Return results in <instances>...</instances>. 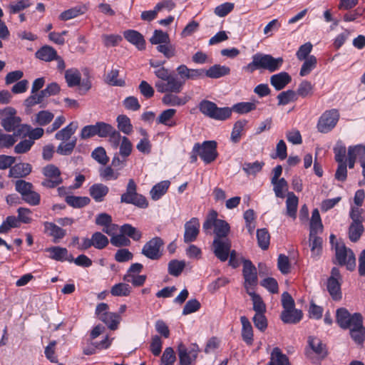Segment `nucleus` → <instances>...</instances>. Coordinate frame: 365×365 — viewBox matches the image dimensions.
Listing matches in <instances>:
<instances>
[{"mask_svg": "<svg viewBox=\"0 0 365 365\" xmlns=\"http://www.w3.org/2000/svg\"><path fill=\"white\" fill-rule=\"evenodd\" d=\"M54 115L48 110L39 111L35 118V123L39 125L43 126L48 124L53 118Z\"/></svg>", "mask_w": 365, "mask_h": 365, "instance_id": "obj_60", "label": "nucleus"}, {"mask_svg": "<svg viewBox=\"0 0 365 365\" xmlns=\"http://www.w3.org/2000/svg\"><path fill=\"white\" fill-rule=\"evenodd\" d=\"M108 192V187L102 183H95L89 188L90 195L97 202L103 201Z\"/></svg>", "mask_w": 365, "mask_h": 365, "instance_id": "obj_21", "label": "nucleus"}, {"mask_svg": "<svg viewBox=\"0 0 365 365\" xmlns=\"http://www.w3.org/2000/svg\"><path fill=\"white\" fill-rule=\"evenodd\" d=\"M252 58V62L243 67V69L249 73H252L257 69L274 72L282 67L284 62L282 57L274 58L271 55L262 53H255Z\"/></svg>", "mask_w": 365, "mask_h": 365, "instance_id": "obj_1", "label": "nucleus"}, {"mask_svg": "<svg viewBox=\"0 0 365 365\" xmlns=\"http://www.w3.org/2000/svg\"><path fill=\"white\" fill-rule=\"evenodd\" d=\"M297 96L299 95L302 98H306L307 96H312L313 93V86L308 81H303L299 85V87L297 91Z\"/></svg>", "mask_w": 365, "mask_h": 365, "instance_id": "obj_64", "label": "nucleus"}, {"mask_svg": "<svg viewBox=\"0 0 365 365\" xmlns=\"http://www.w3.org/2000/svg\"><path fill=\"white\" fill-rule=\"evenodd\" d=\"M242 324L241 336L242 340L247 344L252 345L254 341V334L252 326L249 319L245 316L240 317Z\"/></svg>", "mask_w": 365, "mask_h": 365, "instance_id": "obj_19", "label": "nucleus"}, {"mask_svg": "<svg viewBox=\"0 0 365 365\" xmlns=\"http://www.w3.org/2000/svg\"><path fill=\"white\" fill-rule=\"evenodd\" d=\"M256 108V103L254 102H240L235 104L230 109L237 113L245 114L255 110Z\"/></svg>", "mask_w": 365, "mask_h": 365, "instance_id": "obj_49", "label": "nucleus"}, {"mask_svg": "<svg viewBox=\"0 0 365 365\" xmlns=\"http://www.w3.org/2000/svg\"><path fill=\"white\" fill-rule=\"evenodd\" d=\"M120 232L128 238L130 237L134 241H139L142 237V232L130 224H125L120 227Z\"/></svg>", "mask_w": 365, "mask_h": 365, "instance_id": "obj_44", "label": "nucleus"}, {"mask_svg": "<svg viewBox=\"0 0 365 365\" xmlns=\"http://www.w3.org/2000/svg\"><path fill=\"white\" fill-rule=\"evenodd\" d=\"M1 124L7 132L15 131L18 135H26L30 127L21 124V119L16 115V110L12 107L0 110Z\"/></svg>", "mask_w": 365, "mask_h": 365, "instance_id": "obj_2", "label": "nucleus"}, {"mask_svg": "<svg viewBox=\"0 0 365 365\" xmlns=\"http://www.w3.org/2000/svg\"><path fill=\"white\" fill-rule=\"evenodd\" d=\"M77 128L78 123L76 122H71L65 128L58 131L55 135V138L58 140H67L75 133Z\"/></svg>", "mask_w": 365, "mask_h": 365, "instance_id": "obj_30", "label": "nucleus"}, {"mask_svg": "<svg viewBox=\"0 0 365 365\" xmlns=\"http://www.w3.org/2000/svg\"><path fill=\"white\" fill-rule=\"evenodd\" d=\"M212 227L215 237L227 238L230 229V225L226 221L217 219V212L214 210L209 212L202 228L205 232H208Z\"/></svg>", "mask_w": 365, "mask_h": 365, "instance_id": "obj_3", "label": "nucleus"}, {"mask_svg": "<svg viewBox=\"0 0 365 365\" xmlns=\"http://www.w3.org/2000/svg\"><path fill=\"white\" fill-rule=\"evenodd\" d=\"M185 267V261L173 259L168 263V272L174 277H178L181 274Z\"/></svg>", "mask_w": 365, "mask_h": 365, "instance_id": "obj_51", "label": "nucleus"}, {"mask_svg": "<svg viewBox=\"0 0 365 365\" xmlns=\"http://www.w3.org/2000/svg\"><path fill=\"white\" fill-rule=\"evenodd\" d=\"M340 118L337 109L333 108L325 110L319 117L317 128L319 133H327L331 131L336 125Z\"/></svg>", "mask_w": 365, "mask_h": 365, "instance_id": "obj_6", "label": "nucleus"}, {"mask_svg": "<svg viewBox=\"0 0 365 365\" xmlns=\"http://www.w3.org/2000/svg\"><path fill=\"white\" fill-rule=\"evenodd\" d=\"M308 344L313 351L319 356L324 358L327 356V352L326 346L322 343L321 339L317 337L309 336L308 339Z\"/></svg>", "mask_w": 365, "mask_h": 365, "instance_id": "obj_34", "label": "nucleus"}, {"mask_svg": "<svg viewBox=\"0 0 365 365\" xmlns=\"http://www.w3.org/2000/svg\"><path fill=\"white\" fill-rule=\"evenodd\" d=\"M124 38L130 43L135 45L139 50H143L145 41L143 36L135 30H127L123 33Z\"/></svg>", "mask_w": 365, "mask_h": 365, "instance_id": "obj_20", "label": "nucleus"}, {"mask_svg": "<svg viewBox=\"0 0 365 365\" xmlns=\"http://www.w3.org/2000/svg\"><path fill=\"white\" fill-rule=\"evenodd\" d=\"M273 185V190L276 197L279 198H284L285 197V192L288 190V183L284 178H280L276 181H271Z\"/></svg>", "mask_w": 365, "mask_h": 365, "instance_id": "obj_43", "label": "nucleus"}, {"mask_svg": "<svg viewBox=\"0 0 365 365\" xmlns=\"http://www.w3.org/2000/svg\"><path fill=\"white\" fill-rule=\"evenodd\" d=\"M169 180H163L155 185L150 191V197L153 200H158L164 195L169 188Z\"/></svg>", "mask_w": 365, "mask_h": 365, "instance_id": "obj_28", "label": "nucleus"}, {"mask_svg": "<svg viewBox=\"0 0 365 365\" xmlns=\"http://www.w3.org/2000/svg\"><path fill=\"white\" fill-rule=\"evenodd\" d=\"M50 254V257L57 261H68L72 262L73 257L72 255H68V252L66 248L61 247H52L46 250Z\"/></svg>", "mask_w": 365, "mask_h": 365, "instance_id": "obj_22", "label": "nucleus"}, {"mask_svg": "<svg viewBox=\"0 0 365 365\" xmlns=\"http://www.w3.org/2000/svg\"><path fill=\"white\" fill-rule=\"evenodd\" d=\"M86 10V7L83 5L76 6L62 12L59 19L62 21H68L83 14Z\"/></svg>", "mask_w": 365, "mask_h": 365, "instance_id": "obj_35", "label": "nucleus"}, {"mask_svg": "<svg viewBox=\"0 0 365 365\" xmlns=\"http://www.w3.org/2000/svg\"><path fill=\"white\" fill-rule=\"evenodd\" d=\"M175 361L176 356L173 349L165 348L160 359V365H174Z\"/></svg>", "mask_w": 365, "mask_h": 365, "instance_id": "obj_59", "label": "nucleus"}, {"mask_svg": "<svg viewBox=\"0 0 365 365\" xmlns=\"http://www.w3.org/2000/svg\"><path fill=\"white\" fill-rule=\"evenodd\" d=\"M327 289L333 299H338L340 298V284L339 280L329 277L327 281Z\"/></svg>", "mask_w": 365, "mask_h": 365, "instance_id": "obj_56", "label": "nucleus"}, {"mask_svg": "<svg viewBox=\"0 0 365 365\" xmlns=\"http://www.w3.org/2000/svg\"><path fill=\"white\" fill-rule=\"evenodd\" d=\"M31 172V165L29 163H21L11 167L9 170V177L23 178L30 174Z\"/></svg>", "mask_w": 365, "mask_h": 365, "instance_id": "obj_24", "label": "nucleus"}, {"mask_svg": "<svg viewBox=\"0 0 365 365\" xmlns=\"http://www.w3.org/2000/svg\"><path fill=\"white\" fill-rule=\"evenodd\" d=\"M176 71L184 82L186 80H197L203 77L205 74L204 69L189 68L184 64L179 66Z\"/></svg>", "mask_w": 365, "mask_h": 365, "instance_id": "obj_17", "label": "nucleus"}, {"mask_svg": "<svg viewBox=\"0 0 365 365\" xmlns=\"http://www.w3.org/2000/svg\"><path fill=\"white\" fill-rule=\"evenodd\" d=\"M230 72L229 67L225 66H221L215 64L211 66L209 69L205 70V74L206 76L211 78H218L226 75H228Z\"/></svg>", "mask_w": 365, "mask_h": 365, "instance_id": "obj_27", "label": "nucleus"}, {"mask_svg": "<svg viewBox=\"0 0 365 365\" xmlns=\"http://www.w3.org/2000/svg\"><path fill=\"white\" fill-rule=\"evenodd\" d=\"M257 238L259 247L262 250H267L269 247L270 240L268 231L265 228L257 230Z\"/></svg>", "mask_w": 365, "mask_h": 365, "instance_id": "obj_58", "label": "nucleus"}, {"mask_svg": "<svg viewBox=\"0 0 365 365\" xmlns=\"http://www.w3.org/2000/svg\"><path fill=\"white\" fill-rule=\"evenodd\" d=\"M43 174L46 178L41 185L48 188H53L62 182L60 170L54 165L50 164L43 168Z\"/></svg>", "mask_w": 365, "mask_h": 365, "instance_id": "obj_12", "label": "nucleus"}, {"mask_svg": "<svg viewBox=\"0 0 365 365\" xmlns=\"http://www.w3.org/2000/svg\"><path fill=\"white\" fill-rule=\"evenodd\" d=\"M91 157L101 165H106L109 158L106 155V150L103 147H98L91 153Z\"/></svg>", "mask_w": 365, "mask_h": 365, "instance_id": "obj_63", "label": "nucleus"}, {"mask_svg": "<svg viewBox=\"0 0 365 365\" xmlns=\"http://www.w3.org/2000/svg\"><path fill=\"white\" fill-rule=\"evenodd\" d=\"M184 86V81H180L177 77L170 75L165 81H156L155 87L159 93H180Z\"/></svg>", "mask_w": 365, "mask_h": 365, "instance_id": "obj_11", "label": "nucleus"}, {"mask_svg": "<svg viewBox=\"0 0 365 365\" xmlns=\"http://www.w3.org/2000/svg\"><path fill=\"white\" fill-rule=\"evenodd\" d=\"M350 334L354 341L359 344H361L364 341L365 334L363 330V322L361 319V325L358 327L351 326L350 328Z\"/></svg>", "mask_w": 365, "mask_h": 365, "instance_id": "obj_57", "label": "nucleus"}, {"mask_svg": "<svg viewBox=\"0 0 365 365\" xmlns=\"http://www.w3.org/2000/svg\"><path fill=\"white\" fill-rule=\"evenodd\" d=\"M119 71L116 68H112L106 75L105 81L106 83L112 86L123 87L125 85V82L122 78H118Z\"/></svg>", "mask_w": 365, "mask_h": 365, "instance_id": "obj_40", "label": "nucleus"}, {"mask_svg": "<svg viewBox=\"0 0 365 365\" xmlns=\"http://www.w3.org/2000/svg\"><path fill=\"white\" fill-rule=\"evenodd\" d=\"M91 238L93 246L98 250L105 248L109 242L108 237L100 232H94Z\"/></svg>", "mask_w": 365, "mask_h": 365, "instance_id": "obj_52", "label": "nucleus"}, {"mask_svg": "<svg viewBox=\"0 0 365 365\" xmlns=\"http://www.w3.org/2000/svg\"><path fill=\"white\" fill-rule=\"evenodd\" d=\"M243 277L245 279V288L246 292L252 290L257 284V269L252 262L249 259L243 260Z\"/></svg>", "mask_w": 365, "mask_h": 365, "instance_id": "obj_14", "label": "nucleus"}, {"mask_svg": "<svg viewBox=\"0 0 365 365\" xmlns=\"http://www.w3.org/2000/svg\"><path fill=\"white\" fill-rule=\"evenodd\" d=\"M264 163L263 162L255 161L253 163H245L242 165V170L247 175H256L260 172Z\"/></svg>", "mask_w": 365, "mask_h": 365, "instance_id": "obj_61", "label": "nucleus"}, {"mask_svg": "<svg viewBox=\"0 0 365 365\" xmlns=\"http://www.w3.org/2000/svg\"><path fill=\"white\" fill-rule=\"evenodd\" d=\"M116 121L118 123V128L124 134L129 135L133 131V125L131 124L130 118L125 115H119Z\"/></svg>", "mask_w": 365, "mask_h": 365, "instance_id": "obj_41", "label": "nucleus"}, {"mask_svg": "<svg viewBox=\"0 0 365 365\" xmlns=\"http://www.w3.org/2000/svg\"><path fill=\"white\" fill-rule=\"evenodd\" d=\"M200 223L197 217H192L184 225L183 240L185 243L195 242L200 233Z\"/></svg>", "mask_w": 365, "mask_h": 365, "instance_id": "obj_16", "label": "nucleus"}, {"mask_svg": "<svg viewBox=\"0 0 365 365\" xmlns=\"http://www.w3.org/2000/svg\"><path fill=\"white\" fill-rule=\"evenodd\" d=\"M99 319L105 323L110 329L115 330L120 322V317L119 314L108 312L101 316Z\"/></svg>", "mask_w": 365, "mask_h": 365, "instance_id": "obj_32", "label": "nucleus"}, {"mask_svg": "<svg viewBox=\"0 0 365 365\" xmlns=\"http://www.w3.org/2000/svg\"><path fill=\"white\" fill-rule=\"evenodd\" d=\"M65 78L68 87H74L80 85L81 75L76 68H70L65 72Z\"/></svg>", "mask_w": 365, "mask_h": 365, "instance_id": "obj_36", "label": "nucleus"}, {"mask_svg": "<svg viewBox=\"0 0 365 365\" xmlns=\"http://www.w3.org/2000/svg\"><path fill=\"white\" fill-rule=\"evenodd\" d=\"M190 98V96L187 95L178 96L175 93H169L163 96L162 102L168 106H181L186 104Z\"/></svg>", "mask_w": 365, "mask_h": 365, "instance_id": "obj_18", "label": "nucleus"}, {"mask_svg": "<svg viewBox=\"0 0 365 365\" xmlns=\"http://www.w3.org/2000/svg\"><path fill=\"white\" fill-rule=\"evenodd\" d=\"M247 293L251 297V299L253 304V310L255 312V313H265L266 305L262 297L253 292V289L248 290Z\"/></svg>", "mask_w": 365, "mask_h": 365, "instance_id": "obj_39", "label": "nucleus"}, {"mask_svg": "<svg viewBox=\"0 0 365 365\" xmlns=\"http://www.w3.org/2000/svg\"><path fill=\"white\" fill-rule=\"evenodd\" d=\"M336 259L340 265H345L347 269L353 271L356 267V257L353 251L343 243H336L335 246Z\"/></svg>", "mask_w": 365, "mask_h": 365, "instance_id": "obj_8", "label": "nucleus"}, {"mask_svg": "<svg viewBox=\"0 0 365 365\" xmlns=\"http://www.w3.org/2000/svg\"><path fill=\"white\" fill-rule=\"evenodd\" d=\"M56 51L50 46H44L38 49L36 53L37 58L46 62L53 61L54 58H56Z\"/></svg>", "mask_w": 365, "mask_h": 365, "instance_id": "obj_29", "label": "nucleus"}, {"mask_svg": "<svg viewBox=\"0 0 365 365\" xmlns=\"http://www.w3.org/2000/svg\"><path fill=\"white\" fill-rule=\"evenodd\" d=\"M200 352L199 346L192 344L189 347L180 342L178 345V353L180 365H191L197 359Z\"/></svg>", "mask_w": 365, "mask_h": 365, "instance_id": "obj_9", "label": "nucleus"}, {"mask_svg": "<svg viewBox=\"0 0 365 365\" xmlns=\"http://www.w3.org/2000/svg\"><path fill=\"white\" fill-rule=\"evenodd\" d=\"M131 292V287L127 283H118L113 285L110 294L115 297H126Z\"/></svg>", "mask_w": 365, "mask_h": 365, "instance_id": "obj_46", "label": "nucleus"}, {"mask_svg": "<svg viewBox=\"0 0 365 365\" xmlns=\"http://www.w3.org/2000/svg\"><path fill=\"white\" fill-rule=\"evenodd\" d=\"M198 108L204 115L217 120H225L232 114V110L230 108H219L215 103L208 100H202L199 103Z\"/></svg>", "mask_w": 365, "mask_h": 365, "instance_id": "obj_4", "label": "nucleus"}, {"mask_svg": "<svg viewBox=\"0 0 365 365\" xmlns=\"http://www.w3.org/2000/svg\"><path fill=\"white\" fill-rule=\"evenodd\" d=\"M212 250L217 259L221 262H225L229 258L231 251V242L228 238L215 237Z\"/></svg>", "mask_w": 365, "mask_h": 365, "instance_id": "obj_13", "label": "nucleus"}, {"mask_svg": "<svg viewBox=\"0 0 365 365\" xmlns=\"http://www.w3.org/2000/svg\"><path fill=\"white\" fill-rule=\"evenodd\" d=\"M323 231V225L322 222L319 212L317 209H314L312 213L310 220V232L311 236L322 233Z\"/></svg>", "mask_w": 365, "mask_h": 365, "instance_id": "obj_26", "label": "nucleus"}, {"mask_svg": "<svg viewBox=\"0 0 365 365\" xmlns=\"http://www.w3.org/2000/svg\"><path fill=\"white\" fill-rule=\"evenodd\" d=\"M291 81L292 78L287 72H280L270 78V83L277 91L282 90Z\"/></svg>", "mask_w": 365, "mask_h": 365, "instance_id": "obj_23", "label": "nucleus"}, {"mask_svg": "<svg viewBox=\"0 0 365 365\" xmlns=\"http://www.w3.org/2000/svg\"><path fill=\"white\" fill-rule=\"evenodd\" d=\"M364 228L361 222H351L349 228V237L351 242H357L364 232Z\"/></svg>", "mask_w": 365, "mask_h": 365, "instance_id": "obj_45", "label": "nucleus"}, {"mask_svg": "<svg viewBox=\"0 0 365 365\" xmlns=\"http://www.w3.org/2000/svg\"><path fill=\"white\" fill-rule=\"evenodd\" d=\"M247 123L246 120H237L233 126L232 131L231 133V140L233 143H237L240 141L241 133L244 130V128Z\"/></svg>", "mask_w": 365, "mask_h": 365, "instance_id": "obj_55", "label": "nucleus"}, {"mask_svg": "<svg viewBox=\"0 0 365 365\" xmlns=\"http://www.w3.org/2000/svg\"><path fill=\"white\" fill-rule=\"evenodd\" d=\"M150 41L152 44H163L169 43L170 38L167 33L161 30H155L153 35L150 38Z\"/></svg>", "mask_w": 365, "mask_h": 365, "instance_id": "obj_62", "label": "nucleus"}, {"mask_svg": "<svg viewBox=\"0 0 365 365\" xmlns=\"http://www.w3.org/2000/svg\"><path fill=\"white\" fill-rule=\"evenodd\" d=\"M298 202V197L293 192H289L287 193L286 215L293 220L297 218Z\"/></svg>", "mask_w": 365, "mask_h": 365, "instance_id": "obj_25", "label": "nucleus"}, {"mask_svg": "<svg viewBox=\"0 0 365 365\" xmlns=\"http://www.w3.org/2000/svg\"><path fill=\"white\" fill-rule=\"evenodd\" d=\"M317 62V58L314 56H309L307 59H304V62L300 69L299 75L301 76H306L309 74L316 67Z\"/></svg>", "mask_w": 365, "mask_h": 365, "instance_id": "obj_53", "label": "nucleus"}, {"mask_svg": "<svg viewBox=\"0 0 365 365\" xmlns=\"http://www.w3.org/2000/svg\"><path fill=\"white\" fill-rule=\"evenodd\" d=\"M361 319H362V316L359 313L351 315L344 308L336 310V322L343 329H348L351 326L359 327L361 325Z\"/></svg>", "mask_w": 365, "mask_h": 365, "instance_id": "obj_10", "label": "nucleus"}, {"mask_svg": "<svg viewBox=\"0 0 365 365\" xmlns=\"http://www.w3.org/2000/svg\"><path fill=\"white\" fill-rule=\"evenodd\" d=\"M192 153H196L205 163L214 161L217 156V143L215 141H205L202 144L195 143Z\"/></svg>", "mask_w": 365, "mask_h": 365, "instance_id": "obj_7", "label": "nucleus"}, {"mask_svg": "<svg viewBox=\"0 0 365 365\" xmlns=\"http://www.w3.org/2000/svg\"><path fill=\"white\" fill-rule=\"evenodd\" d=\"M31 5V3L29 0H18L13 1L8 6L9 12L10 14H15L29 8Z\"/></svg>", "mask_w": 365, "mask_h": 365, "instance_id": "obj_50", "label": "nucleus"}, {"mask_svg": "<svg viewBox=\"0 0 365 365\" xmlns=\"http://www.w3.org/2000/svg\"><path fill=\"white\" fill-rule=\"evenodd\" d=\"M44 226L46 231L54 238V242L61 240L66 235V230L53 222H46Z\"/></svg>", "mask_w": 365, "mask_h": 365, "instance_id": "obj_37", "label": "nucleus"}, {"mask_svg": "<svg viewBox=\"0 0 365 365\" xmlns=\"http://www.w3.org/2000/svg\"><path fill=\"white\" fill-rule=\"evenodd\" d=\"M136 188L137 186L134 180L130 179L126 192L121 195L120 201L127 204H133L140 208H146L148 206V202L144 196L137 193Z\"/></svg>", "mask_w": 365, "mask_h": 365, "instance_id": "obj_5", "label": "nucleus"}, {"mask_svg": "<svg viewBox=\"0 0 365 365\" xmlns=\"http://www.w3.org/2000/svg\"><path fill=\"white\" fill-rule=\"evenodd\" d=\"M278 105L284 106L297 100V93L293 90L281 92L277 96Z\"/></svg>", "mask_w": 365, "mask_h": 365, "instance_id": "obj_47", "label": "nucleus"}, {"mask_svg": "<svg viewBox=\"0 0 365 365\" xmlns=\"http://www.w3.org/2000/svg\"><path fill=\"white\" fill-rule=\"evenodd\" d=\"M176 113V110L169 108L163 110L157 118V123L170 127L174 126L175 123L172 121V118Z\"/></svg>", "mask_w": 365, "mask_h": 365, "instance_id": "obj_38", "label": "nucleus"}, {"mask_svg": "<svg viewBox=\"0 0 365 365\" xmlns=\"http://www.w3.org/2000/svg\"><path fill=\"white\" fill-rule=\"evenodd\" d=\"M267 365H290L288 357L278 347L273 349Z\"/></svg>", "mask_w": 365, "mask_h": 365, "instance_id": "obj_33", "label": "nucleus"}, {"mask_svg": "<svg viewBox=\"0 0 365 365\" xmlns=\"http://www.w3.org/2000/svg\"><path fill=\"white\" fill-rule=\"evenodd\" d=\"M90 199L88 197L68 195L66 197V202L74 208H81L88 205Z\"/></svg>", "mask_w": 365, "mask_h": 365, "instance_id": "obj_42", "label": "nucleus"}, {"mask_svg": "<svg viewBox=\"0 0 365 365\" xmlns=\"http://www.w3.org/2000/svg\"><path fill=\"white\" fill-rule=\"evenodd\" d=\"M302 317V313L300 310L292 308L289 310H284L281 314V319L284 323L296 324L299 322Z\"/></svg>", "mask_w": 365, "mask_h": 365, "instance_id": "obj_31", "label": "nucleus"}, {"mask_svg": "<svg viewBox=\"0 0 365 365\" xmlns=\"http://www.w3.org/2000/svg\"><path fill=\"white\" fill-rule=\"evenodd\" d=\"M77 139L73 138L68 142H62L57 147L56 152L61 155H69L73 151L76 145Z\"/></svg>", "mask_w": 365, "mask_h": 365, "instance_id": "obj_48", "label": "nucleus"}, {"mask_svg": "<svg viewBox=\"0 0 365 365\" xmlns=\"http://www.w3.org/2000/svg\"><path fill=\"white\" fill-rule=\"evenodd\" d=\"M309 241L312 255L314 257L319 256L322 249V239L317 235L314 236L309 235Z\"/></svg>", "mask_w": 365, "mask_h": 365, "instance_id": "obj_54", "label": "nucleus"}, {"mask_svg": "<svg viewBox=\"0 0 365 365\" xmlns=\"http://www.w3.org/2000/svg\"><path fill=\"white\" fill-rule=\"evenodd\" d=\"M163 245V240L160 237H153L144 245L142 249V254L148 259L153 260L158 259L161 256L160 250Z\"/></svg>", "mask_w": 365, "mask_h": 365, "instance_id": "obj_15", "label": "nucleus"}]
</instances>
